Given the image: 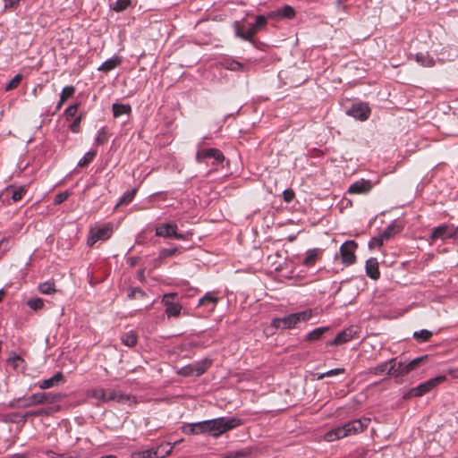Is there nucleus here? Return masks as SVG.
Here are the masks:
<instances>
[{
  "mask_svg": "<svg viewBox=\"0 0 458 458\" xmlns=\"http://www.w3.org/2000/svg\"><path fill=\"white\" fill-rule=\"evenodd\" d=\"M428 359V356L425 355V356H421V357H417L411 360H410L408 363V367L410 369L411 371L414 370L424 360H427Z\"/></svg>",
  "mask_w": 458,
  "mask_h": 458,
  "instance_id": "nucleus-54",
  "label": "nucleus"
},
{
  "mask_svg": "<svg viewBox=\"0 0 458 458\" xmlns=\"http://www.w3.org/2000/svg\"><path fill=\"white\" fill-rule=\"evenodd\" d=\"M64 102H62V98H60L59 102L57 103L56 106H55V111H59L61 109V107L63 106Z\"/></svg>",
  "mask_w": 458,
  "mask_h": 458,
  "instance_id": "nucleus-64",
  "label": "nucleus"
},
{
  "mask_svg": "<svg viewBox=\"0 0 458 458\" xmlns=\"http://www.w3.org/2000/svg\"><path fill=\"white\" fill-rule=\"evenodd\" d=\"M113 233V226L111 225H106L97 229H91L88 237L87 243L89 247H92L98 241L108 240Z\"/></svg>",
  "mask_w": 458,
  "mask_h": 458,
  "instance_id": "nucleus-10",
  "label": "nucleus"
},
{
  "mask_svg": "<svg viewBox=\"0 0 458 458\" xmlns=\"http://www.w3.org/2000/svg\"><path fill=\"white\" fill-rule=\"evenodd\" d=\"M155 235L165 239L188 240L187 233L178 232V225L174 221L157 224L155 227Z\"/></svg>",
  "mask_w": 458,
  "mask_h": 458,
  "instance_id": "nucleus-4",
  "label": "nucleus"
},
{
  "mask_svg": "<svg viewBox=\"0 0 458 458\" xmlns=\"http://www.w3.org/2000/svg\"><path fill=\"white\" fill-rule=\"evenodd\" d=\"M225 69L233 72H243L245 71V65L234 59H225L222 63Z\"/></svg>",
  "mask_w": 458,
  "mask_h": 458,
  "instance_id": "nucleus-29",
  "label": "nucleus"
},
{
  "mask_svg": "<svg viewBox=\"0 0 458 458\" xmlns=\"http://www.w3.org/2000/svg\"><path fill=\"white\" fill-rule=\"evenodd\" d=\"M106 397L110 401H115L119 403L131 404L136 403L134 396L116 390L109 389V394Z\"/></svg>",
  "mask_w": 458,
  "mask_h": 458,
  "instance_id": "nucleus-19",
  "label": "nucleus"
},
{
  "mask_svg": "<svg viewBox=\"0 0 458 458\" xmlns=\"http://www.w3.org/2000/svg\"><path fill=\"white\" fill-rule=\"evenodd\" d=\"M202 144L203 141L199 142L198 145V151L196 153V161L198 163H203L208 159H212V165H218L224 162L225 156L222 151L215 148H201Z\"/></svg>",
  "mask_w": 458,
  "mask_h": 458,
  "instance_id": "nucleus-5",
  "label": "nucleus"
},
{
  "mask_svg": "<svg viewBox=\"0 0 458 458\" xmlns=\"http://www.w3.org/2000/svg\"><path fill=\"white\" fill-rule=\"evenodd\" d=\"M23 193H24V191L22 189L13 191V192L12 194V199L13 201H18V200L21 199Z\"/></svg>",
  "mask_w": 458,
  "mask_h": 458,
  "instance_id": "nucleus-59",
  "label": "nucleus"
},
{
  "mask_svg": "<svg viewBox=\"0 0 458 458\" xmlns=\"http://www.w3.org/2000/svg\"><path fill=\"white\" fill-rule=\"evenodd\" d=\"M178 374L181 375V376H183V377H193V376H195L191 364H189V365H186V366L181 368L178 370Z\"/></svg>",
  "mask_w": 458,
  "mask_h": 458,
  "instance_id": "nucleus-55",
  "label": "nucleus"
},
{
  "mask_svg": "<svg viewBox=\"0 0 458 458\" xmlns=\"http://www.w3.org/2000/svg\"><path fill=\"white\" fill-rule=\"evenodd\" d=\"M233 29L235 36L242 40H245L244 37H247V30H244V26L241 23V21H234Z\"/></svg>",
  "mask_w": 458,
  "mask_h": 458,
  "instance_id": "nucleus-42",
  "label": "nucleus"
},
{
  "mask_svg": "<svg viewBox=\"0 0 458 458\" xmlns=\"http://www.w3.org/2000/svg\"><path fill=\"white\" fill-rule=\"evenodd\" d=\"M245 454L242 451L235 452L232 454H230L227 458H237V457H242Z\"/></svg>",
  "mask_w": 458,
  "mask_h": 458,
  "instance_id": "nucleus-62",
  "label": "nucleus"
},
{
  "mask_svg": "<svg viewBox=\"0 0 458 458\" xmlns=\"http://www.w3.org/2000/svg\"><path fill=\"white\" fill-rule=\"evenodd\" d=\"M321 253L322 250L320 249L309 250L306 253V257L302 261V264L308 267L314 266Z\"/></svg>",
  "mask_w": 458,
  "mask_h": 458,
  "instance_id": "nucleus-26",
  "label": "nucleus"
},
{
  "mask_svg": "<svg viewBox=\"0 0 458 458\" xmlns=\"http://www.w3.org/2000/svg\"><path fill=\"white\" fill-rule=\"evenodd\" d=\"M98 397L105 402L110 401L106 396L109 394V390L100 389Z\"/></svg>",
  "mask_w": 458,
  "mask_h": 458,
  "instance_id": "nucleus-61",
  "label": "nucleus"
},
{
  "mask_svg": "<svg viewBox=\"0 0 458 458\" xmlns=\"http://www.w3.org/2000/svg\"><path fill=\"white\" fill-rule=\"evenodd\" d=\"M392 363H394V359L393 358L386 361L381 362L377 366L370 367L369 369V373L373 374L375 376L390 377V373L392 372Z\"/></svg>",
  "mask_w": 458,
  "mask_h": 458,
  "instance_id": "nucleus-16",
  "label": "nucleus"
},
{
  "mask_svg": "<svg viewBox=\"0 0 458 458\" xmlns=\"http://www.w3.org/2000/svg\"><path fill=\"white\" fill-rule=\"evenodd\" d=\"M346 437V433H344L343 426L336 427L332 430L328 431L325 435V439L328 442H333L340 438H344Z\"/></svg>",
  "mask_w": 458,
  "mask_h": 458,
  "instance_id": "nucleus-30",
  "label": "nucleus"
},
{
  "mask_svg": "<svg viewBox=\"0 0 458 458\" xmlns=\"http://www.w3.org/2000/svg\"><path fill=\"white\" fill-rule=\"evenodd\" d=\"M145 293L140 288H131L128 293L129 299H136L139 297H144Z\"/></svg>",
  "mask_w": 458,
  "mask_h": 458,
  "instance_id": "nucleus-56",
  "label": "nucleus"
},
{
  "mask_svg": "<svg viewBox=\"0 0 458 458\" xmlns=\"http://www.w3.org/2000/svg\"><path fill=\"white\" fill-rule=\"evenodd\" d=\"M373 187V183L369 180L360 179L349 186L348 192L353 194H367Z\"/></svg>",
  "mask_w": 458,
  "mask_h": 458,
  "instance_id": "nucleus-15",
  "label": "nucleus"
},
{
  "mask_svg": "<svg viewBox=\"0 0 458 458\" xmlns=\"http://www.w3.org/2000/svg\"><path fill=\"white\" fill-rule=\"evenodd\" d=\"M446 379V377L445 375H439L435 377H432L416 387H412L409 390V392L406 394L405 397H420L424 395L425 394L428 393L430 390H432L434 387H436L437 385L441 384Z\"/></svg>",
  "mask_w": 458,
  "mask_h": 458,
  "instance_id": "nucleus-6",
  "label": "nucleus"
},
{
  "mask_svg": "<svg viewBox=\"0 0 458 458\" xmlns=\"http://www.w3.org/2000/svg\"><path fill=\"white\" fill-rule=\"evenodd\" d=\"M64 381V375L62 372H57L51 377L47 379H44L38 383V387L42 390L49 389L55 386H58L61 382Z\"/></svg>",
  "mask_w": 458,
  "mask_h": 458,
  "instance_id": "nucleus-22",
  "label": "nucleus"
},
{
  "mask_svg": "<svg viewBox=\"0 0 458 458\" xmlns=\"http://www.w3.org/2000/svg\"><path fill=\"white\" fill-rule=\"evenodd\" d=\"M122 63V58L118 55H114L107 60H106L98 70L104 72H108L117 66H119Z\"/></svg>",
  "mask_w": 458,
  "mask_h": 458,
  "instance_id": "nucleus-23",
  "label": "nucleus"
},
{
  "mask_svg": "<svg viewBox=\"0 0 458 458\" xmlns=\"http://www.w3.org/2000/svg\"><path fill=\"white\" fill-rule=\"evenodd\" d=\"M64 394L61 393H47L38 392L30 396H22L12 400L8 403V407L12 409H25L39 404H55L61 402L64 398Z\"/></svg>",
  "mask_w": 458,
  "mask_h": 458,
  "instance_id": "nucleus-1",
  "label": "nucleus"
},
{
  "mask_svg": "<svg viewBox=\"0 0 458 458\" xmlns=\"http://www.w3.org/2000/svg\"><path fill=\"white\" fill-rule=\"evenodd\" d=\"M70 195H71V192L69 191H64L59 192L55 197L54 203L55 205H59V204L64 202L69 198Z\"/></svg>",
  "mask_w": 458,
  "mask_h": 458,
  "instance_id": "nucleus-52",
  "label": "nucleus"
},
{
  "mask_svg": "<svg viewBox=\"0 0 458 458\" xmlns=\"http://www.w3.org/2000/svg\"><path fill=\"white\" fill-rule=\"evenodd\" d=\"M182 247L181 246H174L171 248H163L159 250L158 259H165L168 258H172L176 256L177 254H181L182 252Z\"/></svg>",
  "mask_w": 458,
  "mask_h": 458,
  "instance_id": "nucleus-28",
  "label": "nucleus"
},
{
  "mask_svg": "<svg viewBox=\"0 0 458 458\" xmlns=\"http://www.w3.org/2000/svg\"><path fill=\"white\" fill-rule=\"evenodd\" d=\"M416 61L425 67H430L434 65L433 58L425 53H418L416 55Z\"/></svg>",
  "mask_w": 458,
  "mask_h": 458,
  "instance_id": "nucleus-39",
  "label": "nucleus"
},
{
  "mask_svg": "<svg viewBox=\"0 0 458 458\" xmlns=\"http://www.w3.org/2000/svg\"><path fill=\"white\" fill-rule=\"evenodd\" d=\"M78 108H79V104H73V105L69 106L64 110L65 118L67 120H70L71 118L74 117L77 114Z\"/></svg>",
  "mask_w": 458,
  "mask_h": 458,
  "instance_id": "nucleus-48",
  "label": "nucleus"
},
{
  "mask_svg": "<svg viewBox=\"0 0 458 458\" xmlns=\"http://www.w3.org/2000/svg\"><path fill=\"white\" fill-rule=\"evenodd\" d=\"M312 316L311 310L289 314L284 318H275L272 322L273 326L282 329H289L294 327L299 322L307 321Z\"/></svg>",
  "mask_w": 458,
  "mask_h": 458,
  "instance_id": "nucleus-3",
  "label": "nucleus"
},
{
  "mask_svg": "<svg viewBox=\"0 0 458 458\" xmlns=\"http://www.w3.org/2000/svg\"><path fill=\"white\" fill-rule=\"evenodd\" d=\"M385 240L381 236V234L375 236L371 238V240L369 242V249L377 248L383 245Z\"/></svg>",
  "mask_w": 458,
  "mask_h": 458,
  "instance_id": "nucleus-50",
  "label": "nucleus"
},
{
  "mask_svg": "<svg viewBox=\"0 0 458 458\" xmlns=\"http://www.w3.org/2000/svg\"><path fill=\"white\" fill-rule=\"evenodd\" d=\"M358 245L354 241H346L340 247L342 262L345 266L352 265L356 260L355 250Z\"/></svg>",
  "mask_w": 458,
  "mask_h": 458,
  "instance_id": "nucleus-11",
  "label": "nucleus"
},
{
  "mask_svg": "<svg viewBox=\"0 0 458 458\" xmlns=\"http://www.w3.org/2000/svg\"><path fill=\"white\" fill-rule=\"evenodd\" d=\"M22 79V76L21 74H16L6 85L5 90L9 91L18 87Z\"/></svg>",
  "mask_w": 458,
  "mask_h": 458,
  "instance_id": "nucleus-49",
  "label": "nucleus"
},
{
  "mask_svg": "<svg viewBox=\"0 0 458 458\" xmlns=\"http://www.w3.org/2000/svg\"><path fill=\"white\" fill-rule=\"evenodd\" d=\"M359 330L357 327L351 326L341 332H339L336 336L329 341L327 343V345L333 346V345H341L343 344H345L352 339L358 338L359 337Z\"/></svg>",
  "mask_w": 458,
  "mask_h": 458,
  "instance_id": "nucleus-12",
  "label": "nucleus"
},
{
  "mask_svg": "<svg viewBox=\"0 0 458 458\" xmlns=\"http://www.w3.org/2000/svg\"><path fill=\"white\" fill-rule=\"evenodd\" d=\"M196 435L207 434V420L194 422Z\"/></svg>",
  "mask_w": 458,
  "mask_h": 458,
  "instance_id": "nucleus-51",
  "label": "nucleus"
},
{
  "mask_svg": "<svg viewBox=\"0 0 458 458\" xmlns=\"http://www.w3.org/2000/svg\"><path fill=\"white\" fill-rule=\"evenodd\" d=\"M394 359V363H392V372L390 373V377H393L396 381H398L399 378H402L408 375L411 372V370L406 361H398V359L396 357Z\"/></svg>",
  "mask_w": 458,
  "mask_h": 458,
  "instance_id": "nucleus-14",
  "label": "nucleus"
},
{
  "mask_svg": "<svg viewBox=\"0 0 458 458\" xmlns=\"http://www.w3.org/2000/svg\"><path fill=\"white\" fill-rule=\"evenodd\" d=\"M345 369L344 368H337L334 369H330L325 373H321L318 376V379H323L326 377H332L339 374L344 373Z\"/></svg>",
  "mask_w": 458,
  "mask_h": 458,
  "instance_id": "nucleus-47",
  "label": "nucleus"
},
{
  "mask_svg": "<svg viewBox=\"0 0 458 458\" xmlns=\"http://www.w3.org/2000/svg\"><path fill=\"white\" fill-rule=\"evenodd\" d=\"M82 120V114H79L75 117V119L72 121V123L69 125V129L73 133H78L81 131V123Z\"/></svg>",
  "mask_w": 458,
  "mask_h": 458,
  "instance_id": "nucleus-46",
  "label": "nucleus"
},
{
  "mask_svg": "<svg viewBox=\"0 0 458 458\" xmlns=\"http://www.w3.org/2000/svg\"><path fill=\"white\" fill-rule=\"evenodd\" d=\"M162 303L165 307V314L168 317L180 316L182 307L179 302V295L177 293H165L162 298Z\"/></svg>",
  "mask_w": 458,
  "mask_h": 458,
  "instance_id": "nucleus-7",
  "label": "nucleus"
},
{
  "mask_svg": "<svg viewBox=\"0 0 458 458\" xmlns=\"http://www.w3.org/2000/svg\"><path fill=\"white\" fill-rule=\"evenodd\" d=\"M14 4H15L14 0H5L4 6H5V8H7V7H13Z\"/></svg>",
  "mask_w": 458,
  "mask_h": 458,
  "instance_id": "nucleus-63",
  "label": "nucleus"
},
{
  "mask_svg": "<svg viewBox=\"0 0 458 458\" xmlns=\"http://www.w3.org/2000/svg\"><path fill=\"white\" fill-rule=\"evenodd\" d=\"M267 18L264 15H258L256 17L255 23L251 24L250 28L247 30V37L245 38V41L254 44V36L259 33L260 30L265 29L267 24Z\"/></svg>",
  "mask_w": 458,
  "mask_h": 458,
  "instance_id": "nucleus-13",
  "label": "nucleus"
},
{
  "mask_svg": "<svg viewBox=\"0 0 458 458\" xmlns=\"http://www.w3.org/2000/svg\"><path fill=\"white\" fill-rule=\"evenodd\" d=\"M97 155L96 150L88 151L78 162L79 167H84L89 165Z\"/></svg>",
  "mask_w": 458,
  "mask_h": 458,
  "instance_id": "nucleus-40",
  "label": "nucleus"
},
{
  "mask_svg": "<svg viewBox=\"0 0 458 458\" xmlns=\"http://www.w3.org/2000/svg\"><path fill=\"white\" fill-rule=\"evenodd\" d=\"M132 4L131 0H116L112 5L111 9L116 13H121L126 10Z\"/></svg>",
  "mask_w": 458,
  "mask_h": 458,
  "instance_id": "nucleus-38",
  "label": "nucleus"
},
{
  "mask_svg": "<svg viewBox=\"0 0 458 458\" xmlns=\"http://www.w3.org/2000/svg\"><path fill=\"white\" fill-rule=\"evenodd\" d=\"M448 229H449V225H447V224H442V225L433 228L432 232L430 233V240L432 242L437 241L438 239L445 240L447 233H448Z\"/></svg>",
  "mask_w": 458,
  "mask_h": 458,
  "instance_id": "nucleus-25",
  "label": "nucleus"
},
{
  "mask_svg": "<svg viewBox=\"0 0 458 458\" xmlns=\"http://www.w3.org/2000/svg\"><path fill=\"white\" fill-rule=\"evenodd\" d=\"M108 140V133L105 127H102L98 131L95 139V142L98 145H103Z\"/></svg>",
  "mask_w": 458,
  "mask_h": 458,
  "instance_id": "nucleus-43",
  "label": "nucleus"
},
{
  "mask_svg": "<svg viewBox=\"0 0 458 458\" xmlns=\"http://www.w3.org/2000/svg\"><path fill=\"white\" fill-rule=\"evenodd\" d=\"M7 361H8V363H10V364L13 367V369H19V367L21 366V364L24 362L23 359H22L20 355L16 354L15 352H12V353L9 355V357H8V359H7Z\"/></svg>",
  "mask_w": 458,
  "mask_h": 458,
  "instance_id": "nucleus-41",
  "label": "nucleus"
},
{
  "mask_svg": "<svg viewBox=\"0 0 458 458\" xmlns=\"http://www.w3.org/2000/svg\"><path fill=\"white\" fill-rule=\"evenodd\" d=\"M27 305L33 310H38L44 307V301L40 298H32L27 301Z\"/></svg>",
  "mask_w": 458,
  "mask_h": 458,
  "instance_id": "nucleus-45",
  "label": "nucleus"
},
{
  "mask_svg": "<svg viewBox=\"0 0 458 458\" xmlns=\"http://www.w3.org/2000/svg\"><path fill=\"white\" fill-rule=\"evenodd\" d=\"M61 407L60 405H55L49 408H41L35 411H27L25 414L21 417V421L25 422L29 417H39V416H49L53 414L54 412H56L60 411Z\"/></svg>",
  "mask_w": 458,
  "mask_h": 458,
  "instance_id": "nucleus-20",
  "label": "nucleus"
},
{
  "mask_svg": "<svg viewBox=\"0 0 458 458\" xmlns=\"http://www.w3.org/2000/svg\"><path fill=\"white\" fill-rule=\"evenodd\" d=\"M294 197H295L294 191L291 189H287L283 191L284 200L287 203L292 202L293 200Z\"/></svg>",
  "mask_w": 458,
  "mask_h": 458,
  "instance_id": "nucleus-57",
  "label": "nucleus"
},
{
  "mask_svg": "<svg viewBox=\"0 0 458 458\" xmlns=\"http://www.w3.org/2000/svg\"><path fill=\"white\" fill-rule=\"evenodd\" d=\"M218 301H219V299L217 297L208 293L202 298L199 299V306L210 305L211 306L210 309L213 310L215 309L216 303L218 302Z\"/></svg>",
  "mask_w": 458,
  "mask_h": 458,
  "instance_id": "nucleus-34",
  "label": "nucleus"
},
{
  "mask_svg": "<svg viewBox=\"0 0 458 458\" xmlns=\"http://www.w3.org/2000/svg\"><path fill=\"white\" fill-rule=\"evenodd\" d=\"M182 440H179L174 442L173 445L170 443H166L165 445L169 446V449L165 452L164 454L159 455V451L162 448V445H158L157 448H151L142 451H136L131 454L132 458H165L170 455L173 452L174 447Z\"/></svg>",
  "mask_w": 458,
  "mask_h": 458,
  "instance_id": "nucleus-8",
  "label": "nucleus"
},
{
  "mask_svg": "<svg viewBox=\"0 0 458 458\" xmlns=\"http://www.w3.org/2000/svg\"><path fill=\"white\" fill-rule=\"evenodd\" d=\"M38 288L42 294H53L56 292L55 284L53 281H45L39 284Z\"/></svg>",
  "mask_w": 458,
  "mask_h": 458,
  "instance_id": "nucleus-35",
  "label": "nucleus"
},
{
  "mask_svg": "<svg viewBox=\"0 0 458 458\" xmlns=\"http://www.w3.org/2000/svg\"><path fill=\"white\" fill-rule=\"evenodd\" d=\"M433 333L427 329H421L413 333V338L420 343H425L430 340Z\"/></svg>",
  "mask_w": 458,
  "mask_h": 458,
  "instance_id": "nucleus-36",
  "label": "nucleus"
},
{
  "mask_svg": "<svg viewBox=\"0 0 458 458\" xmlns=\"http://www.w3.org/2000/svg\"><path fill=\"white\" fill-rule=\"evenodd\" d=\"M47 454L50 458H72L71 456H68L66 454H58L53 451H49Z\"/></svg>",
  "mask_w": 458,
  "mask_h": 458,
  "instance_id": "nucleus-60",
  "label": "nucleus"
},
{
  "mask_svg": "<svg viewBox=\"0 0 458 458\" xmlns=\"http://www.w3.org/2000/svg\"><path fill=\"white\" fill-rule=\"evenodd\" d=\"M182 432L188 435H196L195 427L193 423H189L182 427Z\"/></svg>",
  "mask_w": 458,
  "mask_h": 458,
  "instance_id": "nucleus-58",
  "label": "nucleus"
},
{
  "mask_svg": "<svg viewBox=\"0 0 458 458\" xmlns=\"http://www.w3.org/2000/svg\"><path fill=\"white\" fill-rule=\"evenodd\" d=\"M368 426V420H365L364 422L360 420H355L352 421H349L343 425L344 433H346V437L351 436L352 434H356L361 432L364 428Z\"/></svg>",
  "mask_w": 458,
  "mask_h": 458,
  "instance_id": "nucleus-18",
  "label": "nucleus"
},
{
  "mask_svg": "<svg viewBox=\"0 0 458 458\" xmlns=\"http://www.w3.org/2000/svg\"><path fill=\"white\" fill-rule=\"evenodd\" d=\"M211 364H212V360L208 358H205L199 361L191 363L195 377H199V376H201L202 374H204L208 370V369L211 366Z\"/></svg>",
  "mask_w": 458,
  "mask_h": 458,
  "instance_id": "nucleus-24",
  "label": "nucleus"
},
{
  "mask_svg": "<svg viewBox=\"0 0 458 458\" xmlns=\"http://www.w3.org/2000/svg\"><path fill=\"white\" fill-rule=\"evenodd\" d=\"M366 274L371 279L377 280L380 276V272L378 268V262L377 259L370 258L366 261Z\"/></svg>",
  "mask_w": 458,
  "mask_h": 458,
  "instance_id": "nucleus-21",
  "label": "nucleus"
},
{
  "mask_svg": "<svg viewBox=\"0 0 458 458\" xmlns=\"http://www.w3.org/2000/svg\"><path fill=\"white\" fill-rule=\"evenodd\" d=\"M136 192H137L136 189H131V190L125 191L120 198L116 207L120 206V205H128L129 203H131L133 200V199L136 195Z\"/></svg>",
  "mask_w": 458,
  "mask_h": 458,
  "instance_id": "nucleus-37",
  "label": "nucleus"
},
{
  "mask_svg": "<svg viewBox=\"0 0 458 458\" xmlns=\"http://www.w3.org/2000/svg\"><path fill=\"white\" fill-rule=\"evenodd\" d=\"M112 109H113L114 117H115V118L121 116L122 114H130L131 112V106L125 105V104L114 103L112 106Z\"/></svg>",
  "mask_w": 458,
  "mask_h": 458,
  "instance_id": "nucleus-32",
  "label": "nucleus"
},
{
  "mask_svg": "<svg viewBox=\"0 0 458 458\" xmlns=\"http://www.w3.org/2000/svg\"><path fill=\"white\" fill-rule=\"evenodd\" d=\"M329 329V327H317L305 335V340L309 342L318 341L323 337L324 334L327 333Z\"/></svg>",
  "mask_w": 458,
  "mask_h": 458,
  "instance_id": "nucleus-27",
  "label": "nucleus"
},
{
  "mask_svg": "<svg viewBox=\"0 0 458 458\" xmlns=\"http://www.w3.org/2000/svg\"><path fill=\"white\" fill-rule=\"evenodd\" d=\"M346 114L356 120L364 122L369 118L371 109L368 103L360 101L352 104L346 111Z\"/></svg>",
  "mask_w": 458,
  "mask_h": 458,
  "instance_id": "nucleus-9",
  "label": "nucleus"
},
{
  "mask_svg": "<svg viewBox=\"0 0 458 458\" xmlns=\"http://www.w3.org/2000/svg\"><path fill=\"white\" fill-rule=\"evenodd\" d=\"M401 231V227L394 224L389 225L380 234L385 241L390 240Z\"/></svg>",
  "mask_w": 458,
  "mask_h": 458,
  "instance_id": "nucleus-33",
  "label": "nucleus"
},
{
  "mask_svg": "<svg viewBox=\"0 0 458 458\" xmlns=\"http://www.w3.org/2000/svg\"><path fill=\"white\" fill-rule=\"evenodd\" d=\"M295 10L291 5L285 4L282 8L268 13L267 17L272 19H293L295 17Z\"/></svg>",
  "mask_w": 458,
  "mask_h": 458,
  "instance_id": "nucleus-17",
  "label": "nucleus"
},
{
  "mask_svg": "<svg viewBox=\"0 0 458 458\" xmlns=\"http://www.w3.org/2000/svg\"><path fill=\"white\" fill-rule=\"evenodd\" d=\"M121 341L124 345L133 347L138 342V335L134 331H129L121 336Z\"/></svg>",
  "mask_w": 458,
  "mask_h": 458,
  "instance_id": "nucleus-31",
  "label": "nucleus"
},
{
  "mask_svg": "<svg viewBox=\"0 0 458 458\" xmlns=\"http://www.w3.org/2000/svg\"><path fill=\"white\" fill-rule=\"evenodd\" d=\"M12 247V237L11 236H8V237H4L1 241H0V250H2L3 252H6L7 250H9Z\"/></svg>",
  "mask_w": 458,
  "mask_h": 458,
  "instance_id": "nucleus-53",
  "label": "nucleus"
},
{
  "mask_svg": "<svg viewBox=\"0 0 458 458\" xmlns=\"http://www.w3.org/2000/svg\"><path fill=\"white\" fill-rule=\"evenodd\" d=\"M75 93L74 86H65L60 94V98H62V102H65L69 98L72 97Z\"/></svg>",
  "mask_w": 458,
  "mask_h": 458,
  "instance_id": "nucleus-44",
  "label": "nucleus"
},
{
  "mask_svg": "<svg viewBox=\"0 0 458 458\" xmlns=\"http://www.w3.org/2000/svg\"><path fill=\"white\" fill-rule=\"evenodd\" d=\"M242 424V420L237 417H219L207 420V434L217 438L221 435L232 430Z\"/></svg>",
  "mask_w": 458,
  "mask_h": 458,
  "instance_id": "nucleus-2",
  "label": "nucleus"
}]
</instances>
